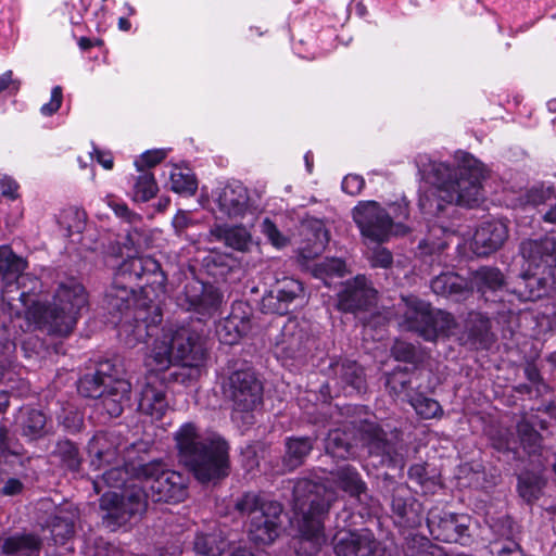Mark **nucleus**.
<instances>
[{
    "label": "nucleus",
    "instance_id": "f257e3e1",
    "mask_svg": "<svg viewBox=\"0 0 556 556\" xmlns=\"http://www.w3.org/2000/svg\"><path fill=\"white\" fill-rule=\"evenodd\" d=\"M119 339L129 348L155 337L150 366L166 370L172 365L199 367L206 358L202 337L187 326L163 320V315H122L116 324Z\"/></svg>",
    "mask_w": 556,
    "mask_h": 556
},
{
    "label": "nucleus",
    "instance_id": "f03ea898",
    "mask_svg": "<svg viewBox=\"0 0 556 556\" xmlns=\"http://www.w3.org/2000/svg\"><path fill=\"white\" fill-rule=\"evenodd\" d=\"M179 463L202 484L216 485L231 471L229 443L219 435L202 437L194 424H185L175 434Z\"/></svg>",
    "mask_w": 556,
    "mask_h": 556
},
{
    "label": "nucleus",
    "instance_id": "7ed1b4c3",
    "mask_svg": "<svg viewBox=\"0 0 556 556\" xmlns=\"http://www.w3.org/2000/svg\"><path fill=\"white\" fill-rule=\"evenodd\" d=\"M527 268L519 275L516 285L510 291L511 304L519 302H534L548 292V287L555 280L556 269V232H551L536 240L523 241L520 245Z\"/></svg>",
    "mask_w": 556,
    "mask_h": 556
},
{
    "label": "nucleus",
    "instance_id": "20e7f679",
    "mask_svg": "<svg viewBox=\"0 0 556 556\" xmlns=\"http://www.w3.org/2000/svg\"><path fill=\"white\" fill-rule=\"evenodd\" d=\"M354 430L372 468L403 467V456L400 453L402 439L399 429H387L376 420L362 419L354 424Z\"/></svg>",
    "mask_w": 556,
    "mask_h": 556
},
{
    "label": "nucleus",
    "instance_id": "39448f33",
    "mask_svg": "<svg viewBox=\"0 0 556 556\" xmlns=\"http://www.w3.org/2000/svg\"><path fill=\"white\" fill-rule=\"evenodd\" d=\"M334 502V492L319 478L300 477L292 481V504L301 514L300 521L325 523Z\"/></svg>",
    "mask_w": 556,
    "mask_h": 556
},
{
    "label": "nucleus",
    "instance_id": "423d86ee",
    "mask_svg": "<svg viewBox=\"0 0 556 556\" xmlns=\"http://www.w3.org/2000/svg\"><path fill=\"white\" fill-rule=\"evenodd\" d=\"M482 170L479 162L469 153H463L462 160L457 167H453L443 162H432L426 174V179L435 186V188H445L448 191L464 193L465 187L463 182H470L478 188V198L482 199L481 185Z\"/></svg>",
    "mask_w": 556,
    "mask_h": 556
},
{
    "label": "nucleus",
    "instance_id": "0eeeda50",
    "mask_svg": "<svg viewBox=\"0 0 556 556\" xmlns=\"http://www.w3.org/2000/svg\"><path fill=\"white\" fill-rule=\"evenodd\" d=\"M148 494L143 488L129 484L122 493L106 492L100 498V508L106 514L103 523L115 530L126 525L134 516L143 515L148 508Z\"/></svg>",
    "mask_w": 556,
    "mask_h": 556
},
{
    "label": "nucleus",
    "instance_id": "6e6552de",
    "mask_svg": "<svg viewBox=\"0 0 556 556\" xmlns=\"http://www.w3.org/2000/svg\"><path fill=\"white\" fill-rule=\"evenodd\" d=\"M139 475L151 480L150 497L154 503L176 504L188 496L186 478L178 471L167 469L162 460L140 465Z\"/></svg>",
    "mask_w": 556,
    "mask_h": 556
},
{
    "label": "nucleus",
    "instance_id": "1a4fd4ad",
    "mask_svg": "<svg viewBox=\"0 0 556 556\" xmlns=\"http://www.w3.org/2000/svg\"><path fill=\"white\" fill-rule=\"evenodd\" d=\"M114 279L127 286L149 289V294L159 299L164 293L167 276L157 260L152 256H132L118 266Z\"/></svg>",
    "mask_w": 556,
    "mask_h": 556
},
{
    "label": "nucleus",
    "instance_id": "9d476101",
    "mask_svg": "<svg viewBox=\"0 0 556 556\" xmlns=\"http://www.w3.org/2000/svg\"><path fill=\"white\" fill-rule=\"evenodd\" d=\"M464 193L448 191L445 188H434L422 192L419 195L418 206L422 215L435 218L450 216V211L454 206H464L472 208L477 206L481 199L478 198V188L470 182H464Z\"/></svg>",
    "mask_w": 556,
    "mask_h": 556
},
{
    "label": "nucleus",
    "instance_id": "9b49d317",
    "mask_svg": "<svg viewBox=\"0 0 556 556\" xmlns=\"http://www.w3.org/2000/svg\"><path fill=\"white\" fill-rule=\"evenodd\" d=\"M223 392L237 412L254 410L263 401V384L250 369H235L224 381Z\"/></svg>",
    "mask_w": 556,
    "mask_h": 556
},
{
    "label": "nucleus",
    "instance_id": "f8f14e48",
    "mask_svg": "<svg viewBox=\"0 0 556 556\" xmlns=\"http://www.w3.org/2000/svg\"><path fill=\"white\" fill-rule=\"evenodd\" d=\"M352 217L361 236L370 242L381 244L395 236L394 220L390 219L387 208L375 200L359 201L352 210Z\"/></svg>",
    "mask_w": 556,
    "mask_h": 556
},
{
    "label": "nucleus",
    "instance_id": "ddd939ff",
    "mask_svg": "<svg viewBox=\"0 0 556 556\" xmlns=\"http://www.w3.org/2000/svg\"><path fill=\"white\" fill-rule=\"evenodd\" d=\"M103 305L108 313H128L132 308L144 313H162L159 299L150 295L149 289L140 288L137 292L134 286L116 279L105 290Z\"/></svg>",
    "mask_w": 556,
    "mask_h": 556
},
{
    "label": "nucleus",
    "instance_id": "4468645a",
    "mask_svg": "<svg viewBox=\"0 0 556 556\" xmlns=\"http://www.w3.org/2000/svg\"><path fill=\"white\" fill-rule=\"evenodd\" d=\"M283 505L278 501L263 504L262 510L248 522V539L256 546L273 544L282 531Z\"/></svg>",
    "mask_w": 556,
    "mask_h": 556
},
{
    "label": "nucleus",
    "instance_id": "2eb2a0df",
    "mask_svg": "<svg viewBox=\"0 0 556 556\" xmlns=\"http://www.w3.org/2000/svg\"><path fill=\"white\" fill-rule=\"evenodd\" d=\"M118 462V448L117 446L108 448H98L90 465L96 470L105 469L101 476V479L109 488L126 489L128 482L134 478L142 479L139 475V468L141 464L135 465L132 463L117 464Z\"/></svg>",
    "mask_w": 556,
    "mask_h": 556
},
{
    "label": "nucleus",
    "instance_id": "dca6fc26",
    "mask_svg": "<svg viewBox=\"0 0 556 556\" xmlns=\"http://www.w3.org/2000/svg\"><path fill=\"white\" fill-rule=\"evenodd\" d=\"M476 278L484 301L497 306L492 313H530V308L508 306L511 304V294L503 288L504 276L498 268L481 267L477 270Z\"/></svg>",
    "mask_w": 556,
    "mask_h": 556
},
{
    "label": "nucleus",
    "instance_id": "f3484780",
    "mask_svg": "<svg viewBox=\"0 0 556 556\" xmlns=\"http://www.w3.org/2000/svg\"><path fill=\"white\" fill-rule=\"evenodd\" d=\"M54 308L50 312L27 307L24 313H84L89 311V293L85 286L74 278L61 282L53 295Z\"/></svg>",
    "mask_w": 556,
    "mask_h": 556
},
{
    "label": "nucleus",
    "instance_id": "a211bd4d",
    "mask_svg": "<svg viewBox=\"0 0 556 556\" xmlns=\"http://www.w3.org/2000/svg\"><path fill=\"white\" fill-rule=\"evenodd\" d=\"M377 294L371 282L364 275H357L343 285L338 294V308L343 313L367 311L376 304Z\"/></svg>",
    "mask_w": 556,
    "mask_h": 556
},
{
    "label": "nucleus",
    "instance_id": "6ab92c4d",
    "mask_svg": "<svg viewBox=\"0 0 556 556\" xmlns=\"http://www.w3.org/2000/svg\"><path fill=\"white\" fill-rule=\"evenodd\" d=\"M336 556H375L378 542L368 531L340 530L332 540Z\"/></svg>",
    "mask_w": 556,
    "mask_h": 556
},
{
    "label": "nucleus",
    "instance_id": "aec40b11",
    "mask_svg": "<svg viewBox=\"0 0 556 556\" xmlns=\"http://www.w3.org/2000/svg\"><path fill=\"white\" fill-rule=\"evenodd\" d=\"M401 327L417 333L426 341H435L439 336H448L455 327L453 315H405Z\"/></svg>",
    "mask_w": 556,
    "mask_h": 556
},
{
    "label": "nucleus",
    "instance_id": "412c9836",
    "mask_svg": "<svg viewBox=\"0 0 556 556\" xmlns=\"http://www.w3.org/2000/svg\"><path fill=\"white\" fill-rule=\"evenodd\" d=\"M507 238L508 227L504 222L485 220L476 229L470 247L477 256L484 257L501 249Z\"/></svg>",
    "mask_w": 556,
    "mask_h": 556
},
{
    "label": "nucleus",
    "instance_id": "4be33fe9",
    "mask_svg": "<svg viewBox=\"0 0 556 556\" xmlns=\"http://www.w3.org/2000/svg\"><path fill=\"white\" fill-rule=\"evenodd\" d=\"M184 298L188 304L187 311L193 313H215L223 302V293L217 287L199 280L185 286Z\"/></svg>",
    "mask_w": 556,
    "mask_h": 556
},
{
    "label": "nucleus",
    "instance_id": "5701e85b",
    "mask_svg": "<svg viewBox=\"0 0 556 556\" xmlns=\"http://www.w3.org/2000/svg\"><path fill=\"white\" fill-rule=\"evenodd\" d=\"M391 509L399 522L410 528L419 527L422 520V505L413 496L409 488L401 483L391 495Z\"/></svg>",
    "mask_w": 556,
    "mask_h": 556
},
{
    "label": "nucleus",
    "instance_id": "b1692460",
    "mask_svg": "<svg viewBox=\"0 0 556 556\" xmlns=\"http://www.w3.org/2000/svg\"><path fill=\"white\" fill-rule=\"evenodd\" d=\"M356 431L349 427L330 429L324 439L325 454L337 460H354L357 458L355 443Z\"/></svg>",
    "mask_w": 556,
    "mask_h": 556
},
{
    "label": "nucleus",
    "instance_id": "393cba45",
    "mask_svg": "<svg viewBox=\"0 0 556 556\" xmlns=\"http://www.w3.org/2000/svg\"><path fill=\"white\" fill-rule=\"evenodd\" d=\"M317 435H290L285 439L281 466L292 472L305 465L317 442Z\"/></svg>",
    "mask_w": 556,
    "mask_h": 556
},
{
    "label": "nucleus",
    "instance_id": "a878e982",
    "mask_svg": "<svg viewBox=\"0 0 556 556\" xmlns=\"http://www.w3.org/2000/svg\"><path fill=\"white\" fill-rule=\"evenodd\" d=\"M216 203L219 212L229 217H243L249 208V191L241 182L227 184L217 192Z\"/></svg>",
    "mask_w": 556,
    "mask_h": 556
},
{
    "label": "nucleus",
    "instance_id": "bb28decb",
    "mask_svg": "<svg viewBox=\"0 0 556 556\" xmlns=\"http://www.w3.org/2000/svg\"><path fill=\"white\" fill-rule=\"evenodd\" d=\"M16 318H24L26 331L39 330L49 336H68L77 319L75 315H15Z\"/></svg>",
    "mask_w": 556,
    "mask_h": 556
},
{
    "label": "nucleus",
    "instance_id": "cd10ccee",
    "mask_svg": "<svg viewBox=\"0 0 556 556\" xmlns=\"http://www.w3.org/2000/svg\"><path fill=\"white\" fill-rule=\"evenodd\" d=\"M334 378L343 389H351L357 394L366 393L368 389L365 369L356 361L339 359L330 364Z\"/></svg>",
    "mask_w": 556,
    "mask_h": 556
},
{
    "label": "nucleus",
    "instance_id": "c85d7f7f",
    "mask_svg": "<svg viewBox=\"0 0 556 556\" xmlns=\"http://www.w3.org/2000/svg\"><path fill=\"white\" fill-rule=\"evenodd\" d=\"M330 476L334 486L351 498L362 502V496L368 492L367 483L361 472L351 464L338 466L330 471Z\"/></svg>",
    "mask_w": 556,
    "mask_h": 556
},
{
    "label": "nucleus",
    "instance_id": "c756f323",
    "mask_svg": "<svg viewBox=\"0 0 556 556\" xmlns=\"http://www.w3.org/2000/svg\"><path fill=\"white\" fill-rule=\"evenodd\" d=\"M139 410L152 418L160 420L169 407L166 399V387L159 380H152L144 384L140 393Z\"/></svg>",
    "mask_w": 556,
    "mask_h": 556
},
{
    "label": "nucleus",
    "instance_id": "7c9ffc66",
    "mask_svg": "<svg viewBox=\"0 0 556 556\" xmlns=\"http://www.w3.org/2000/svg\"><path fill=\"white\" fill-rule=\"evenodd\" d=\"M325 523L299 522V534L292 544L298 556H316L325 542Z\"/></svg>",
    "mask_w": 556,
    "mask_h": 556
},
{
    "label": "nucleus",
    "instance_id": "2f4dec72",
    "mask_svg": "<svg viewBox=\"0 0 556 556\" xmlns=\"http://www.w3.org/2000/svg\"><path fill=\"white\" fill-rule=\"evenodd\" d=\"M490 319L484 315H469L465 330L460 337L463 344L470 345L475 350H489L495 342V336L490 330Z\"/></svg>",
    "mask_w": 556,
    "mask_h": 556
},
{
    "label": "nucleus",
    "instance_id": "473e14b6",
    "mask_svg": "<svg viewBox=\"0 0 556 556\" xmlns=\"http://www.w3.org/2000/svg\"><path fill=\"white\" fill-rule=\"evenodd\" d=\"M431 290L456 302L466 300L471 293L470 282L454 271L441 273L430 283Z\"/></svg>",
    "mask_w": 556,
    "mask_h": 556
},
{
    "label": "nucleus",
    "instance_id": "72a5a7b5",
    "mask_svg": "<svg viewBox=\"0 0 556 556\" xmlns=\"http://www.w3.org/2000/svg\"><path fill=\"white\" fill-rule=\"evenodd\" d=\"M544 471V464L539 460L533 469L526 468L517 476V492L526 503L533 504L542 496L547 484Z\"/></svg>",
    "mask_w": 556,
    "mask_h": 556
},
{
    "label": "nucleus",
    "instance_id": "f704fd0d",
    "mask_svg": "<svg viewBox=\"0 0 556 556\" xmlns=\"http://www.w3.org/2000/svg\"><path fill=\"white\" fill-rule=\"evenodd\" d=\"M276 292V296L273 295V291L263 296L260 313H291L287 307L282 308L281 304L293 302L303 292V286L299 280L285 279Z\"/></svg>",
    "mask_w": 556,
    "mask_h": 556
},
{
    "label": "nucleus",
    "instance_id": "c9c22d12",
    "mask_svg": "<svg viewBox=\"0 0 556 556\" xmlns=\"http://www.w3.org/2000/svg\"><path fill=\"white\" fill-rule=\"evenodd\" d=\"M43 541L36 533H16L2 541L1 553L5 556H36L42 549Z\"/></svg>",
    "mask_w": 556,
    "mask_h": 556
},
{
    "label": "nucleus",
    "instance_id": "e433bc0d",
    "mask_svg": "<svg viewBox=\"0 0 556 556\" xmlns=\"http://www.w3.org/2000/svg\"><path fill=\"white\" fill-rule=\"evenodd\" d=\"M251 329V320L248 315H227L220 318L215 326V332L224 344L238 343Z\"/></svg>",
    "mask_w": 556,
    "mask_h": 556
},
{
    "label": "nucleus",
    "instance_id": "4c0bfd02",
    "mask_svg": "<svg viewBox=\"0 0 556 556\" xmlns=\"http://www.w3.org/2000/svg\"><path fill=\"white\" fill-rule=\"evenodd\" d=\"M51 456L61 469L72 473L80 472L84 457L76 442L67 438L58 440Z\"/></svg>",
    "mask_w": 556,
    "mask_h": 556
},
{
    "label": "nucleus",
    "instance_id": "58836bf2",
    "mask_svg": "<svg viewBox=\"0 0 556 556\" xmlns=\"http://www.w3.org/2000/svg\"><path fill=\"white\" fill-rule=\"evenodd\" d=\"M516 432L520 446L529 457H540L543 451V437L526 416L516 424Z\"/></svg>",
    "mask_w": 556,
    "mask_h": 556
},
{
    "label": "nucleus",
    "instance_id": "ea45409f",
    "mask_svg": "<svg viewBox=\"0 0 556 556\" xmlns=\"http://www.w3.org/2000/svg\"><path fill=\"white\" fill-rule=\"evenodd\" d=\"M227 546V539L219 529H214L211 532H199L193 541L194 552L203 556H220Z\"/></svg>",
    "mask_w": 556,
    "mask_h": 556
},
{
    "label": "nucleus",
    "instance_id": "a19ab883",
    "mask_svg": "<svg viewBox=\"0 0 556 556\" xmlns=\"http://www.w3.org/2000/svg\"><path fill=\"white\" fill-rule=\"evenodd\" d=\"M27 268V262L16 255L9 245H0V279L8 285L18 277Z\"/></svg>",
    "mask_w": 556,
    "mask_h": 556
},
{
    "label": "nucleus",
    "instance_id": "79ce46f5",
    "mask_svg": "<svg viewBox=\"0 0 556 556\" xmlns=\"http://www.w3.org/2000/svg\"><path fill=\"white\" fill-rule=\"evenodd\" d=\"M427 525L434 539L442 542H457V532L455 528V514H445L440 516L435 511H429Z\"/></svg>",
    "mask_w": 556,
    "mask_h": 556
},
{
    "label": "nucleus",
    "instance_id": "37998d69",
    "mask_svg": "<svg viewBox=\"0 0 556 556\" xmlns=\"http://www.w3.org/2000/svg\"><path fill=\"white\" fill-rule=\"evenodd\" d=\"M54 544L64 545L75 535V518L64 511L52 516L48 522Z\"/></svg>",
    "mask_w": 556,
    "mask_h": 556
},
{
    "label": "nucleus",
    "instance_id": "c03bdc74",
    "mask_svg": "<svg viewBox=\"0 0 556 556\" xmlns=\"http://www.w3.org/2000/svg\"><path fill=\"white\" fill-rule=\"evenodd\" d=\"M390 352L395 361L412 364L415 368L426 361V353L422 349L401 339L394 340Z\"/></svg>",
    "mask_w": 556,
    "mask_h": 556
},
{
    "label": "nucleus",
    "instance_id": "a18cd8bd",
    "mask_svg": "<svg viewBox=\"0 0 556 556\" xmlns=\"http://www.w3.org/2000/svg\"><path fill=\"white\" fill-rule=\"evenodd\" d=\"M408 368L396 367L392 372L386 374V389L394 399H406L409 402L412 383L406 377Z\"/></svg>",
    "mask_w": 556,
    "mask_h": 556
},
{
    "label": "nucleus",
    "instance_id": "49530a36",
    "mask_svg": "<svg viewBox=\"0 0 556 556\" xmlns=\"http://www.w3.org/2000/svg\"><path fill=\"white\" fill-rule=\"evenodd\" d=\"M58 223L66 231L67 237L81 233L86 228L87 213L77 206L64 208L59 216Z\"/></svg>",
    "mask_w": 556,
    "mask_h": 556
},
{
    "label": "nucleus",
    "instance_id": "de8ad7c7",
    "mask_svg": "<svg viewBox=\"0 0 556 556\" xmlns=\"http://www.w3.org/2000/svg\"><path fill=\"white\" fill-rule=\"evenodd\" d=\"M22 434L36 441L48 434L47 417L39 409H29L22 422Z\"/></svg>",
    "mask_w": 556,
    "mask_h": 556
},
{
    "label": "nucleus",
    "instance_id": "09e8293b",
    "mask_svg": "<svg viewBox=\"0 0 556 556\" xmlns=\"http://www.w3.org/2000/svg\"><path fill=\"white\" fill-rule=\"evenodd\" d=\"M109 370L98 369L94 374H86L77 382V391L88 399H100L103 394V386Z\"/></svg>",
    "mask_w": 556,
    "mask_h": 556
},
{
    "label": "nucleus",
    "instance_id": "8fccbe9b",
    "mask_svg": "<svg viewBox=\"0 0 556 556\" xmlns=\"http://www.w3.org/2000/svg\"><path fill=\"white\" fill-rule=\"evenodd\" d=\"M446 231L444 226H431L428 236L421 239L417 245L420 255H440L448 247L447 241L440 236H444Z\"/></svg>",
    "mask_w": 556,
    "mask_h": 556
},
{
    "label": "nucleus",
    "instance_id": "3c124183",
    "mask_svg": "<svg viewBox=\"0 0 556 556\" xmlns=\"http://www.w3.org/2000/svg\"><path fill=\"white\" fill-rule=\"evenodd\" d=\"M387 212L390 216L391 220H394V232L395 236H405L409 232V227L406 225V222L409 218L410 210L409 202L405 197L396 200L394 202H390L387 205Z\"/></svg>",
    "mask_w": 556,
    "mask_h": 556
},
{
    "label": "nucleus",
    "instance_id": "603ef678",
    "mask_svg": "<svg viewBox=\"0 0 556 556\" xmlns=\"http://www.w3.org/2000/svg\"><path fill=\"white\" fill-rule=\"evenodd\" d=\"M269 500L263 498L258 493L248 491L232 501V509L240 517L248 516L250 519L262 510L263 504Z\"/></svg>",
    "mask_w": 556,
    "mask_h": 556
},
{
    "label": "nucleus",
    "instance_id": "864d4df0",
    "mask_svg": "<svg viewBox=\"0 0 556 556\" xmlns=\"http://www.w3.org/2000/svg\"><path fill=\"white\" fill-rule=\"evenodd\" d=\"M403 552L404 556H443L441 547L420 535L406 538Z\"/></svg>",
    "mask_w": 556,
    "mask_h": 556
},
{
    "label": "nucleus",
    "instance_id": "5fc2aeb1",
    "mask_svg": "<svg viewBox=\"0 0 556 556\" xmlns=\"http://www.w3.org/2000/svg\"><path fill=\"white\" fill-rule=\"evenodd\" d=\"M217 237L237 251L248 250L251 242V235L243 226L219 227Z\"/></svg>",
    "mask_w": 556,
    "mask_h": 556
},
{
    "label": "nucleus",
    "instance_id": "6e6d98bb",
    "mask_svg": "<svg viewBox=\"0 0 556 556\" xmlns=\"http://www.w3.org/2000/svg\"><path fill=\"white\" fill-rule=\"evenodd\" d=\"M157 191L159 187L154 175L151 172H140L132 188L134 201L148 202L156 195Z\"/></svg>",
    "mask_w": 556,
    "mask_h": 556
},
{
    "label": "nucleus",
    "instance_id": "4d7b16f0",
    "mask_svg": "<svg viewBox=\"0 0 556 556\" xmlns=\"http://www.w3.org/2000/svg\"><path fill=\"white\" fill-rule=\"evenodd\" d=\"M170 189L179 194L193 195L198 189V180L194 174L184 172L181 168L174 167L170 172Z\"/></svg>",
    "mask_w": 556,
    "mask_h": 556
},
{
    "label": "nucleus",
    "instance_id": "13d9d810",
    "mask_svg": "<svg viewBox=\"0 0 556 556\" xmlns=\"http://www.w3.org/2000/svg\"><path fill=\"white\" fill-rule=\"evenodd\" d=\"M408 478L416 483L424 493H433L438 479L434 475H430L427 464H415L408 469Z\"/></svg>",
    "mask_w": 556,
    "mask_h": 556
},
{
    "label": "nucleus",
    "instance_id": "bf43d9fd",
    "mask_svg": "<svg viewBox=\"0 0 556 556\" xmlns=\"http://www.w3.org/2000/svg\"><path fill=\"white\" fill-rule=\"evenodd\" d=\"M409 404L414 407L416 413L425 419L441 417L443 408L438 401L425 396L421 393L416 394L409 399Z\"/></svg>",
    "mask_w": 556,
    "mask_h": 556
},
{
    "label": "nucleus",
    "instance_id": "052dcab7",
    "mask_svg": "<svg viewBox=\"0 0 556 556\" xmlns=\"http://www.w3.org/2000/svg\"><path fill=\"white\" fill-rule=\"evenodd\" d=\"M228 256L219 253H210L203 258L202 265L208 276L215 279L225 278L231 266Z\"/></svg>",
    "mask_w": 556,
    "mask_h": 556
},
{
    "label": "nucleus",
    "instance_id": "680f3d73",
    "mask_svg": "<svg viewBox=\"0 0 556 556\" xmlns=\"http://www.w3.org/2000/svg\"><path fill=\"white\" fill-rule=\"evenodd\" d=\"M303 334H292L289 339L281 342L279 355L283 359H295L304 354Z\"/></svg>",
    "mask_w": 556,
    "mask_h": 556
},
{
    "label": "nucleus",
    "instance_id": "e2e57ef3",
    "mask_svg": "<svg viewBox=\"0 0 556 556\" xmlns=\"http://www.w3.org/2000/svg\"><path fill=\"white\" fill-rule=\"evenodd\" d=\"M103 394H113L114 396L121 395L130 396L131 384L128 380L114 377L111 372L106 375L103 386Z\"/></svg>",
    "mask_w": 556,
    "mask_h": 556
},
{
    "label": "nucleus",
    "instance_id": "0e129e2a",
    "mask_svg": "<svg viewBox=\"0 0 556 556\" xmlns=\"http://www.w3.org/2000/svg\"><path fill=\"white\" fill-rule=\"evenodd\" d=\"M314 242L312 247L301 248V253L305 258H313L321 254L329 242V232L327 229L319 227L314 232Z\"/></svg>",
    "mask_w": 556,
    "mask_h": 556
},
{
    "label": "nucleus",
    "instance_id": "69168bd1",
    "mask_svg": "<svg viewBox=\"0 0 556 556\" xmlns=\"http://www.w3.org/2000/svg\"><path fill=\"white\" fill-rule=\"evenodd\" d=\"M261 232L275 248L280 249L288 244V238L281 233L277 225L269 217L263 219Z\"/></svg>",
    "mask_w": 556,
    "mask_h": 556
},
{
    "label": "nucleus",
    "instance_id": "338daca9",
    "mask_svg": "<svg viewBox=\"0 0 556 556\" xmlns=\"http://www.w3.org/2000/svg\"><path fill=\"white\" fill-rule=\"evenodd\" d=\"M166 157V151L163 149L148 150L143 152L138 160L135 161V166L138 172H148Z\"/></svg>",
    "mask_w": 556,
    "mask_h": 556
},
{
    "label": "nucleus",
    "instance_id": "774afa93",
    "mask_svg": "<svg viewBox=\"0 0 556 556\" xmlns=\"http://www.w3.org/2000/svg\"><path fill=\"white\" fill-rule=\"evenodd\" d=\"M100 400L103 409L110 417H118L122 415L125 404L129 402L130 396H114L110 393L102 394Z\"/></svg>",
    "mask_w": 556,
    "mask_h": 556
}]
</instances>
